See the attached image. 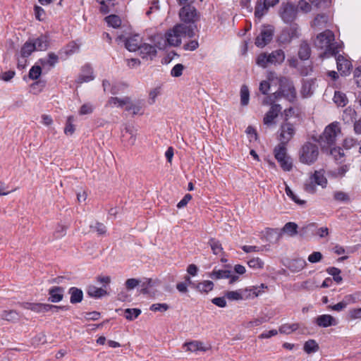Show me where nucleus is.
<instances>
[{"label": "nucleus", "mask_w": 361, "mask_h": 361, "mask_svg": "<svg viewBox=\"0 0 361 361\" xmlns=\"http://www.w3.org/2000/svg\"><path fill=\"white\" fill-rule=\"evenodd\" d=\"M348 319L350 320L361 319V307L350 309L348 311Z\"/></svg>", "instance_id": "nucleus-54"}, {"label": "nucleus", "mask_w": 361, "mask_h": 361, "mask_svg": "<svg viewBox=\"0 0 361 361\" xmlns=\"http://www.w3.org/2000/svg\"><path fill=\"white\" fill-rule=\"evenodd\" d=\"M78 49L79 46L75 42L72 41L61 48L59 51V54L61 56V58L64 56L66 59L75 53Z\"/></svg>", "instance_id": "nucleus-19"}, {"label": "nucleus", "mask_w": 361, "mask_h": 361, "mask_svg": "<svg viewBox=\"0 0 361 361\" xmlns=\"http://www.w3.org/2000/svg\"><path fill=\"white\" fill-rule=\"evenodd\" d=\"M73 116H70L67 118L64 133L68 135H72L75 132V126L73 124Z\"/></svg>", "instance_id": "nucleus-49"}, {"label": "nucleus", "mask_w": 361, "mask_h": 361, "mask_svg": "<svg viewBox=\"0 0 361 361\" xmlns=\"http://www.w3.org/2000/svg\"><path fill=\"white\" fill-rule=\"evenodd\" d=\"M310 178L316 183L317 185L325 188L327 184V180L321 171H315L314 173L310 176Z\"/></svg>", "instance_id": "nucleus-32"}, {"label": "nucleus", "mask_w": 361, "mask_h": 361, "mask_svg": "<svg viewBox=\"0 0 361 361\" xmlns=\"http://www.w3.org/2000/svg\"><path fill=\"white\" fill-rule=\"evenodd\" d=\"M307 265L306 261L302 258L293 259L290 262L289 269L293 272H298Z\"/></svg>", "instance_id": "nucleus-29"}, {"label": "nucleus", "mask_w": 361, "mask_h": 361, "mask_svg": "<svg viewBox=\"0 0 361 361\" xmlns=\"http://www.w3.org/2000/svg\"><path fill=\"white\" fill-rule=\"evenodd\" d=\"M300 327L301 324L300 323L284 324L279 327V332L284 334H290L300 329Z\"/></svg>", "instance_id": "nucleus-31"}, {"label": "nucleus", "mask_w": 361, "mask_h": 361, "mask_svg": "<svg viewBox=\"0 0 361 361\" xmlns=\"http://www.w3.org/2000/svg\"><path fill=\"white\" fill-rule=\"evenodd\" d=\"M214 288V283L211 281H204L196 283L195 289L201 293H208Z\"/></svg>", "instance_id": "nucleus-30"}, {"label": "nucleus", "mask_w": 361, "mask_h": 361, "mask_svg": "<svg viewBox=\"0 0 361 361\" xmlns=\"http://www.w3.org/2000/svg\"><path fill=\"white\" fill-rule=\"evenodd\" d=\"M141 314L138 308H128L124 310V317L127 320L133 321Z\"/></svg>", "instance_id": "nucleus-40"}, {"label": "nucleus", "mask_w": 361, "mask_h": 361, "mask_svg": "<svg viewBox=\"0 0 361 361\" xmlns=\"http://www.w3.org/2000/svg\"><path fill=\"white\" fill-rule=\"evenodd\" d=\"M295 6L297 7V11L298 9L304 13H308L311 11V5L305 0H300Z\"/></svg>", "instance_id": "nucleus-59"}, {"label": "nucleus", "mask_w": 361, "mask_h": 361, "mask_svg": "<svg viewBox=\"0 0 361 361\" xmlns=\"http://www.w3.org/2000/svg\"><path fill=\"white\" fill-rule=\"evenodd\" d=\"M90 228L96 231L98 235H105L106 233V226L99 221H97L94 226L91 225Z\"/></svg>", "instance_id": "nucleus-55"}, {"label": "nucleus", "mask_w": 361, "mask_h": 361, "mask_svg": "<svg viewBox=\"0 0 361 361\" xmlns=\"http://www.w3.org/2000/svg\"><path fill=\"white\" fill-rule=\"evenodd\" d=\"M87 295L94 298H101L106 295H107V292L106 290L102 288H97L94 286H90L87 290Z\"/></svg>", "instance_id": "nucleus-25"}, {"label": "nucleus", "mask_w": 361, "mask_h": 361, "mask_svg": "<svg viewBox=\"0 0 361 361\" xmlns=\"http://www.w3.org/2000/svg\"><path fill=\"white\" fill-rule=\"evenodd\" d=\"M319 155V146L310 141L302 144L298 151L300 162L308 166L314 164L317 161Z\"/></svg>", "instance_id": "nucleus-2"}, {"label": "nucleus", "mask_w": 361, "mask_h": 361, "mask_svg": "<svg viewBox=\"0 0 361 361\" xmlns=\"http://www.w3.org/2000/svg\"><path fill=\"white\" fill-rule=\"evenodd\" d=\"M297 7L291 2H283L279 9V16L286 23H292L297 17Z\"/></svg>", "instance_id": "nucleus-6"}, {"label": "nucleus", "mask_w": 361, "mask_h": 361, "mask_svg": "<svg viewBox=\"0 0 361 361\" xmlns=\"http://www.w3.org/2000/svg\"><path fill=\"white\" fill-rule=\"evenodd\" d=\"M1 318L8 322H16L20 319V314L16 310H4L1 314Z\"/></svg>", "instance_id": "nucleus-27"}, {"label": "nucleus", "mask_w": 361, "mask_h": 361, "mask_svg": "<svg viewBox=\"0 0 361 361\" xmlns=\"http://www.w3.org/2000/svg\"><path fill=\"white\" fill-rule=\"evenodd\" d=\"M247 264L250 268L253 269H262L264 266L263 261L259 258H252L247 262Z\"/></svg>", "instance_id": "nucleus-57"}, {"label": "nucleus", "mask_w": 361, "mask_h": 361, "mask_svg": "<svg viewBox=\"0 0 361 361\" xmlns=\"http://www.w3.org/2000/svg\"><path fill=\"white\" fill-rule=\"evenodd\" d=\"M93 109H94L93 106L91 104L86 103L81 106V107L79 110V114L80 115L90 114L92 113Z\"/></svg>", "instance_id": "nucleus-63"}, {"label": "nucleus", "mask_w": 361, "mask_h": 361, "mask_svg": "<svg viewBox=\"0 0 361 361\" xmlns=\"http://www.w3.org/2000/svg\"><path fill=\"white\" fill-rule=\"evenodd\" d=\"M319 346L314 339L307 341L303 345L304 351L307 354L316 353L319 350Z\"/></svg>", "instance_id": "nucleus-34"}, {"label": "nucleus", "mask_w": 361, "mask_h": 361, "mask_svg": "<svg viewBox=\"0 0 361 361\" xmlns=\"http://www.w3.org/2000/svg\"><path fill=\"white\" fill-rule=\"evenodd\" d=\"M185 66L182 63L176 64L171 70V75L178 78L182 75Z\"/></svg>", "instance_id": "nucleus-53"}, {"label": "nucleus", "mask_w": 361, "mask_h": 361, "mask_svg": "<svg viewBox=\"0 0 361 361\" xmlns=\"http://www.w3.org/2000/svg\"><path fill=\"white\" fill-rule=\"evenodd\" d=\"M336 66L338 72L343 76L350 75L351 69L353 68V64L349 58L342 54H336Z\"/></svg>", "instance_id": "nucleus-8"}, {"label": "nucleus", "mask_w": 361, "mask_h": 361, "mask_svg": "<svg viewBox=\"0 0 361 361\" xmlns=\"http://www.w3.org/2000/svg\"><path fill=\"white\" fill-rule=\"evenodd\" d=\"M316 183L310 178V180L304 185V190L308 193L313 194L316 192Z\"/></svg>", "instance_id": "nucleus-60"}, {"label": "nucleus", "mask_w": 361, "mask_h": 361, "mask_svg": "<svg viewBox=\"0 0 361 361\" xmlns=\"http://www.w3.org/2000/svg\"><path fill=\"white\" fill-rule=\"evenodd\" d=\"M298 225L294 222L286 223L282 228V231L290 236H294L298 233Z\"/></svg>", "instance_id": "nucleus-39"}, {"label": "nucleus", "mask_w": 361, "mask_h": 361, "mask_svg": "<svg viewBox=\"0 0 361 361\" xmlns=\"http://www.w3.org/2000/svg\"><path fill=\"white\" fill-rule=\"evenodd\" d=\"M70 294V302L71 304H76L82 302L83 299V292L80 288L77 287H71L68 289Z\"/></svg>", "instance_id": "nucleus-21"}, {"label": "nucleus", "mask_w": 361, "mask_h": 361, "mask_svg": "<svg viewBox=\"0 0 361 361\" xmlns=\"http://www.w3.org/2000/svg\"><path fill=\"white\" fill-rule=\"evenodd\" d=\"M285 57V53L282 49H276L269 54H260L256 59V63L262 68H267L269 65H281L284 61Z\"/></svg>", "instance_id": "nucleus-3"}, {"label": "nucleus", "mask_w": 361, "mask_h": 361, "mask_svg": "<svg viewBox=\"0 0 361 361\" xmlns=\"http://www.w3.org/2000/svg\"><path fill=\"white\" fill-rule=\"evenodd\" d=\"M64 288L61 286H53L49 290L48 300L53 303L61 301L63 298Z\"/></svg>", "instance_id": "nucleus-16"}, {"label": "nucleus", "mask_w": 361, "mask_h": 361, "mask_svg": "<svg viewBox=\"0 0 361 361\" xmlns=\"http://www.w3.org/2000/svg\"><path fill=\"white\" fill-rule=\"evenodd\" d=\"M281 168L284 171H290L293 169L292 159L288 155L282 161H278Z\"/></svg>", "instance_id": "nucleus-45"}, {"label": "nucleus", "mask_w": 361, "mask_h": 361, "mask_svg": "<svg viewBox=\"0 0 361 361\" xmlns=\"http://www.w3.org/2000/svg\"><path fill=\"white\" fill-rule=\"evenodd\" d=\"M35 51V47L31 41L26 42L22 47L20 55L23 59L30 56Z\"/></svg>", "instance_id": "nucleus-35"}, {"label": "nucleus", "mask_w": 361, "mask_h": 361, "mask_svg": "<svg viewBox=\"0 0 361 361\" xmlns=\"http://www.w3.org/2000/svg\"><path fill=\"white\" fill-rule=\"evenodd\" d=\"M285 191L287 196H288L295 203L298 204H303L305 203V201L300 200L298 198L297 195L294 194V192L288 185L286 186Z\"/></svg>", "instance_id": "nucleus-62"}, {"label": "nucleus", "mask_w": 361, "mask_h": 361, "mask_svg": "<svg viewBox=\"0 0 361 361\" xmlns=\"http://www.w3.org/2000/svg\"><path fill=\"white\" fill-rule=\"evenodd\" d=\"M32 42L35 47V51H44L49 47L48 37L46 35H41Z\"/></svg>", "instance_id": "nucleus-24"}, {"label": "nucleus", "mask_w": 361, "mask_h": 361, "mask_svg": "<svg viewBox=\"0 0 361 361\" xmlns=\"http://www.w3.org/2000/svg\"><path fill=\"white\" fill-rule=\"evenodd\" d=\"M130 97H126L123 98L118 97H111L107 102V105L109 106H116L118 107H123L126 104H129Z\"/></svg>", "instance_id": "nucleus-33"}, {"label": "nucleus", "mask_w": 361, "mask_h": 361, "mask_svg": "<svg viewBox=\"0 0 361 361\" xmlns=\"http://www.w3.org/2000/svg\"><path fill=\"white\" fill-rule=\"evenodd\" d=\"M354 80L357 87L361 88V66L355 69Z\"/></svg>", "instance_id": "nucleus-64"}, {"label": "nucleus", "mask_w": 361, "mask_h": 361, "mask_svg": "<svg viewBox=\"0 0 361 361\" xmlns=\"http://www.w3.org/2000/svg\"><path fill=\"white\" fill-rule=\"evenodd\" d=\"M282 107L280 104H274L270 106L269 110L266 113L263 118L264 125L270 126L274 123V120L281 113Z\"/></svg>", "instance_id": "nucleus-13"}, {"label": "nucleus", "mask_w": 361, "mask_h": 361, "mask_svg": "<svg viewBox=\"0 0 361 361\" xmlns=\"http://www.w3.org/2000/svg\"><path fill=\"white\" fill-rule=\"evenodd\" d=\"M209 244L211 247L212 252L214 255H219L221 252H222L223 247L221 246V244L220 243V242L218 240H216L215 238H211L209 240Z\"/></svg>", "instance_id": "nucleus-44"}, {"label": "nucleus", "mask_w": 361, "mask_h": 361, "mask_svg": "<svg viewBox=\"0 0 361 361\" xmlns=\"http://www.w3.org/2000/svg\"><path fill=\"white\" fill-rule=\"evenodd\" d=\"M279 132L280 142L288 144L294 137L296 129L290 122L283 121L279 128Z\"/></svg>", "instance_id": "nucleus-7"}, {"label": "nucleus", "mask_w": 361, "mask_h": 361, "mask_svg": "<svg viewBox=\"0 0 361 361\" xmlns=\"http://www.w3.org/2000/svg\"><path fill=\"white\" fill-rule=\"evenodd\" d=\"M338 123L334 122L327 126L323 133L319 136V142L326 144L327 145H332L336 142V138L338 133H340Z\"/></svg>", "instance_id": "nucleus-5"}, {"label": "nucleus", "mask_w": 361, "mask_h": 361, "mask_svg": "<svg viewBox=\"0 0 361 361\" xmlns=\"http://www.w3.org/2000/svg\"><path fill=\"white\" fill-rule=\"evenodd\" d=\"M105 21L109 25L114 28L120 27L121 24V20L119 16L116 15H110L105 18Z\"/></svg>", "instance_id": "nucleus-42"}, {"label": "nucleus", "mask_w": 361, "mask_h": 361, "mask_svg": "<svg viewBox=\"0 0 361 361\" xmlns=\"http://www.w3.org/2000/svg\"><path fill=\"white\" fill-rule=\"evenodd\" d=\"M250 92L247 85H243L240 87V104L247 106L249 103Z\"/></svg>", "instance_id": "nucleus-41"}, {"label": "nucleus", "mask_w": 361, "mask_h": 361, "mask_svg": "<svg viewBox=\"0 0 361 361\" xmlns=\"http://www.w3.org/2000/svg\"><path fill=\"white\" fill-rule=\"evenodd\" d=\"M334 102L338 106H345L348 104V98L345 93L340 91H336L334 96Z\"/></svg>", "instance_id": "nucleus-36"}, {"label": "nucleus", "mask_w": 361, "mask_h": 361, "mask_svg": "<svg viewBox=\"0 0 361 361\" xmlns=\"http://www.w3.org/2000/svg\"><path fill=\"white\" fill-rule=\"evenodd\" d=\"M94 79L92 68L90 65H85L82 68V73L78 76V83L87 82Z\"/></svg>", "instance_id": "nucleus-18"}, {"label": "nucleus", "mask_w": 361, "mask_h": 361, "mask_svg": "<svg viewBox=\"0 0 361 361\" xmlns=\"http://www.w3.org/2000/svg\"><path fill=\"white\" fill-rule=\"evenodd\" d=\"M298 57L302 61L310 59L311 55V48L306 41H302L299 47Z\"/></svg>", "instance_id": "nucleus-23"}, {"label": "nucleus", "mask_w": 361, "mask_h": 361, "mask_svg": "<svg viewBox=\"0 0 361 361\" xmlns=\"http://www.w3.org/2000/svg\"><path fill=\"white\" fill-rule=\"evenodd\" d=\"M279 88L284 97L289 102L294 103L297 99V92L293 81L286 77L279 79Z\"/></svg>", "instance_id": "nucleus-4"}, {"label": "nucleus", "mask_w": 361, "mask_h": 361, "mask_svg": "<svg viewBox=\"0 0 361 361\" xmlns=\"http://www.w3.org/2000/svg\"><path fill=\"white\" fill-rule=\"evenodd\" d=\"M274 30L271 26L264 27L256 37L255 44L258 47H264L269 44L273 37Z\"/></svg>", "instance_id": "nucleus-10"}, {"label": "nucleus", "mask_w": 361, "mask_h": 361, "mask_svg": "<svg viewBox=\"0 0 361 361\" xmlns=\"http://www.w3.org/2000/svg\"><path fill=\"white\" fill-rule=\"evenodd\" d=\"M143 104L140 102H137L136 103H132L130 101L129 104L126 105V111H132L134 115L138 114H142L141 111L142 110Z\"/></svg>", "instance_id": "nucleus-38"}, {"label": "nucleus", "mask_w": 361, "mask_h": 361, "mask_svg": "<svg viewBox=\"0 0 361 361\" xmlns=\"http://www.w3.org/2000/svg\"><path fill=\"white\" fill-rule=\"evenodd\" d=\"M267 320L265 317H259L254 319L253 320H251L250 322H247L244 324V326L247 329H251L255 326H258L261 325L262 324L266 322Z\"/></svg>", "instance_id": "nucleus-50"}, {"label": "nucleus", "mask_w": 361, "mask_h": 361, "mask_svg": "<svg viewBox=\"0 0 361 361\" xmlns=\"http://www.w3.org/2000/svg\"><path fill=\"white\" fill-rule=\"evenodd\" d=\"M180 26V31H181V37L188 36L189 37H193L195 35L194 27L191 25H186L183 24H178Z\"/></svg>", "instance_id": "nucleus-47"}, {"label": "nucleus", "mask_w": 361, "mask_h": 361, "mask_svg": "<svg viewBox=\"0 0 361 361\" xmlns=\"http://www.w3.org/2000/svg\"><path fill=\"white\" fill-rule=\"evenodd\" d=\"M318 326L327 328L331 326H336L338 324L337 320L330 314H322L315 318L314 322Z\"/></svg>", "instance_id": "nucleus-14"}, {"label": "nucleus", "mask_w": 361, "mask_h": 361, "mask_svg": "<svg viewBox=\"0 0 361 361\" xmlns=\"http://www.w3.org/2000/svg\"><path fill=\"white\" fill-rule=\"evenodd\" d=\"M59 62V56L56 55L54 52H49L47 55V58L46 59H39V63L44 68L46 66H49V68H53L55 65Z\"/></svg>", "instance_id": "nucleus-22"}, {"label": "nucleus", "mask_w": 361, "mask_h": 361, "mask_svg": "<svg viewBox=\"0 0 361 361\" xmlns=\"http://www.w3.org/2000/svg\"><path fill=\"white\" fill-rule=\"evenodd\" d=\"M314 45L317 49L323 50L319 54L321 59L336 56L342 49V44L335 41L334 33L330 30L317 35Z\"/></svg>", "instance_id": "nucleus-1"}, {"label": "nucleus", "mask_w": 361, "mask_h": 361, "mask_svg": "<svg viewBox=\"0 0 361 361\" xmlns=\"http://www.w3.org/2000/svg\"><path fill=\"white\" fill-rule=\"evenodd\" d=\"M179 16L185 23H194L198 18L196 8L190 4L183 6L179 11Z\"/></svg>", "instance_id": "nucleus-9"}, {"label": "nucleus", "mask_w": 361, "mask_h": 361, "mask_svg": "<svg viewBox=\"0 0 361 361\" xmlns=\"http://www.w3.org/2000/svg\"><path fill=\"white\" fill-rule=\"evenodd\" d=\"M301 114L302 109L300 106H290L286 109L282 113L283 121L290 122L289 120L292 117L300 118Z\"/></svg>", "instance_id": "nucleus-17"}, {"label": "nucleus", "mask_w": 361, "mask_h": 361, "mask_svg": "<svg viewBox=\"0 0 361 361\" xmlns=\"http://www.w3.org/2000/svg\"><path fill=\"white\" fill-rule=\"evenodd\" d=\"M329 20L327 15L322 13L318 14L314 19L313 25L315 27H324Z\"/></svg>", "instance_id": "nucleus-43"}, {"label": "nucleus", "mask_w": 361, "mask_h": 361, "mask_svg": "<svg viewBox=\"0 0 361 361\" xmlns=\"http://www.w3.org/2000/svg\"><path fill=\"white\" fill-rule=\"evenodd\" d=\"M230 270H216L214 269L210 274L209 277L212 279H228L231 276Z\"/></svg>", "instance_id": "nucleus-37"}, {"label": "nucleus", "mask_w": 361, "mask_h": 361, "mask_svg": "<svg viewBox=\"0 0 361 361\" xmlns=\"http://www.w3.org/2000/svg\"><path fill=\"white\" fill-rule=\"evenodd\" d=\"M180 28L181 27L176 25L165 34L166 40L170 46L177 47L180 44L182 37Z\"/></svg>", "instance_id": "nucleus-11"}, {"label": "nucleus", "mask_w": 361, "mask_h": 361, "mask_svg": "<svg viewBox=\"0 0 361 361\" xmlns=\"http://www.w3.org/2000/svg\"><path fill=\"white\" fill-rule=\"evenodd\" d=\"M169 309V306L166 303H155L152 304L149 310L153 312H166Z\"/></svg>", "instance_id": "nucleus-58"}, {"label": "nucleus", "mask_w": 361, "mask_h": 361, "mask_svg": "<svg viewBox=\"0 0 361 361\" xmlns=\"http://www.w3.org/2000/svg\"><path fill=\"white\" fill-rule=\"evenodd\" d=\"M330 154L334 157L336 161L342 162L344 159V152L341 147H334L331 149Z\"/></svg>", "instance_id": "nucleus-48"}, {"label": "nucleus", "mask_w": 361, "mask_h": 361, "mask_svg": "<svg viewBox=\"0 0 361 361\" xmlns=\"http://www.w3.org/2000/svg\"><path fill=\"white\" fill-rule=\"evenodd\" d=\"M183 347L186 348V351L192 353L197 351L205 352L207 350V348L204 346L203 343L200 341H192L190 342H186L183 344Z\"/></svg>", "instance_id": "nucleus-20"}, {"label": "nucleus", "mask_w": 361, "mask_h": 361, "mask_svg": "<svg viewBox=\"0 0 361 361\" xmlns=\"http://www.w3.org/2000/svg\"><path fill=\"white\" fill-rule=\"evenodd\" d=\"M116 41H123L125 42V47L130 51L138 50L141 44V38L139 35H134L128 38H124L123 35H119L117 37Z\"/></svg>", "instance_id": "nucleus-12"}, {"label": "nucleus", "mask_w": 361, "mask_h": 361, "mask_svg": "<svg viewBox=\"0 0 361 361\" xmlns=\"http://www.w3.org/2000/svg\"><path fill=\"white\" fill-rule=\"evenodd\" d=\"M269 8L262 3V0H257L255 8V17L260 20L269 11Z\"/></svg>", "instance_id": "nucleus-28"}, {"label": "nucleus", "mask_w": 361, "mask_h": 361, "mask_svg": "<svg viewBox=\"0 0 361 361\" xmlns=\"http://www.w3.org/2000/svg\"><path fill=\"white\" fill-rule=\"evenodd\" d=\"M225 297L230 300H240L243 298L240 290H231L225 293Z\"/></svg>", "instance_id": "nucleus-52"}, {"label": "nucleus", "mask_w": 361, "mask_h": 361, "mask_svg": "<svg viewBox=\"0 0 361 361\" xmlns=\"http://www.w3.org/2000/svg\"><path fill=\"white\" fill-rule=\"evenodd\" d=\"M67 227L64 225L58 224L55 228L54 235L55 238H61L66 234Z\"/></svg>", "instance_id": "nucleus-56"}, {"label": "nucleus", "mask_w": 361, "mask_h": 361, "mask_svg": "<svg viewBox=\"0 0 361 361\" xmlns=\"http://www.w3.org/2000/svg\"><path fill=\"white\" fill-rule=\"evenodd\" d=\"M140 54L142 59L152 60L157 54V49L154 46L149 44H141L138 48Z\"/></svg>", "instance_id": "nucleus-15"}, {"label": "nucleus", "mask_w": 361, "mask_h": 361, "mask_svg": "<svg viewBox=\"0 0 361 361\" xmlns=\"http://www.w3.org/2000/svg\"><path fill=\"white\" fill-rule=\"evenodd\" d=\"M287 144L280 142L277 146L275 147L274 149L275 159L278 161H282V159L286 158L288 156L287 154Z\"/></svg>", "instance_id": "nucleus-26"}, {"label": "nucleus", "mask_w": 361, "mask_h": 361, "mask_svg": "<svg viewBox=\"0 0 361 361\" xmlns=\"http://www.w3.org/2000/svg\"><path fill=\"white\" fill-rule=\"evenodd\" d=\"M326 272L329 274V275H331L334 278V280L337 283H340L343 279L342 277L340 276V274H341V270L338 269V268H336V267H329L326 269Z\"/></svg>", "instance_id": "nucleus-46"}, {"label": "nucleus", "mask_w": 361, "mask_h": 361, "mask_svg": "<svg viewBox=\"0 0 361 361\" xmlns=\"http://www.w3.org/2000/svg\"><path fill=\"white\" fill-rule=\"evenodd\" d=\"M42 73V68L40 66H33L29 71V78L32 80H37Z\"/></svg>", "instance_id": "nucleus-51"}, {"label": "nucleus", "mask_w": 361, "mask_h": 361, "mask_svg": "<svg viewBox=\"0 0 361 361\" xmlns=\"http://www.w3.org/2000/svg\"><path fill=\"white\" fill-rule=\"evenodd\" d=\"M334 198L335 200L338 202H348L350 200L349 196L344 192L336 191L334 194Z\"/></svg>", "instance_id": "nucleus-61"}]
</instances>
